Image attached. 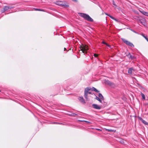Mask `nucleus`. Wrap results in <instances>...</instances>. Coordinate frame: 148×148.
Here are the masks:
<instances>
[{"label": "nucleus", "instance_id": "33", "mask_svg": "<svg viewBox=\"0 0 148 148\" xmlns=\"http://www.w3.org/2000/svg\"><path fill=\"white\" fill-rule=\"evenodd\" d=\"M97 130H100V129H97Z\"/></svg>", "mask_w": 148, "mask_h": 148}, {"label": "nucleus", "instance_id": "24", "mask_svg": "<svg viewBox=\"0 0 148 148\" xmlns=\"http://www.w3.org/2000/svg\"><path fill=\"white\" fill-rule=\"evenodd\" d=\"M113 4L115 6H116L114 1H113Z\"/></svg>", "mask_w": 148, "mask_h": 148}, {"label": "nucleus", "instance_id": "19", "mask_svg": "<svg viewBox=\"0 0 148 148\" xmlns=\"http://www.w3.org/2000/svg\"><path fill=\"white\" fill-rule=\"evenodd\" d=\"M141 95L142 97V98L144 99H145V95L143 93H141Z\"/></svg>", "mask_w": 148, "mask_h": 148}, {"label": "nucleus", "instance_id": "25", "mask_svg": "<svg viewBox=\"0 0 148 148\" xmlns=\"http://www.w3.org/2000/svg\"><path fill=\"white\" fill-rule=\"evenodd\" d=\"M103 44H106L107 46H108V47H110V46L108 45V44H107L105 42H103Z\"/></svg>", "mask_w": 148, "mask_h": 148}, {"label": "nucleus", "instance_id": "27", "mask_svg": "<svg viewBox=\"0 0 148 148\" xmlns=\"http://www.w3.org/2000/svg\"><path fill=\"white\" fill-rule=\"evenodd\" d=\"M94 55L95 57H97L98 56V55L96 53L94 54Z\"/></svg>", "mask_w": 148, "mask_h": 148}, {"label": "nucleus", "instance_id": "11", "mask_svg": "<svg viewBox=\"0 0 148 148\" xmlns=\"http://www.w3.org/2000/svg\"><path fill=\"white\" fill-rule=\"evenodd\" d=\"M133 71H134V70L132 69V68H130L128 70V72L130 74H131L132 73Z\"/></svg>", "mask_w": 148, "mask_h": 148}, {"label": "nucleus", "instance_id": "8", "mask_svg": "<svg viewBox=\"0 0 148 148\" xmlns=\"http://www.w3.org/2000/svg\"><path fill=\"white\" fill-rule=\"evenodd\" d=\"M92 107L94 108L97 109H101V107L98 106L96 104H93L92 105Z\"/></svg>", "mask_w": 148, "mask_h": 148}, {"label": "nucleus", "instance_id": "31", "mask_svg": "<svg viewBox=\"0 0 148 148\" xmlns=\"http://www.w3.org/2000/svg\"><path fill=\"white\" fill-rule=\"evenodd\" d=\"M39 10V11H42V10H40V9H36V10Z\"/></svg>", "mask_w": 148, "mask_h": 148}, {"label": "nucleus", "instance_id": "18", "mask_svg": "<svg viewBox=\"0 0 148 148\" xmlns=\"http://www.w3.org/2000/svg\"><path fill=\"white\" fill-rule=\"evenodd\" d=\"M9 9V7L8 6H5L4 8V11H6Z\"/></svg>", "mask_w": 148, "mask_h": 148}, {"label": "nucleus", "instance_id": "4", "mask_svg": "<svg viewBox=\"0 0 148 148\" xmlns=\"http://www.w3.org/2000/svg\"><path fill=\"white\" fill-rule=\"evenodd\" d=\"M122 40L124 43L126 44L127 45L130 46L132 47H134V45L133 44L130 42L127 41L124 39H122Z\"/></svg>", "mask_w": 148, "mask_h": 148}, {"label": "nucleus", "instance_id": "14", "mask_svg": "<svg viewBox=\"0 0 148 148\" xmlns=\"http://www.w3.org/2000/svg\"><path fill=\"white\" fill-rule=\"evenodd\" d=\"M88 92H84V97L87 100H88Z\"/></svg>", "mask_w": 148, "mask_h": 148}, {"label": "nucleus", "instance_id": "15", "mask_svg": "<svg viewBox=\"0 0 148 148\" xmlns=\"http://www.w3.org/2000/svg\"><path fill=\"white\" fill-rule=\"evenodd\" d=\"M91 90H92L94 91H95L96 92H99V91L96 88H95L94 87H92V88H91Z\"/></svg>", "mask_w": 148, "mask_h": 148}, {"label": "nucleus", "instance_id": "23", "mask_svg": "<svg viewBox=\"0 0 148 148\" xmlns=\"http://www.w3.org/2000/svg\"><path fill=\"white\" fill-rule=\"evenodd\" d=\"M71 115L73 116H75L76 115H77V114L75 113H73Z\"/></svg>", "mask_w": 148, "mask_h": 148}, {"label": "nucleus", "instance_id": "28", "mask_svg": "<svg viewBox=\"0 0 148 148\" xmlns=\"http://www.w3.org/2000/svg\"><path fill=\"white\" fill-rule=\"evenodd\" d=\"M88 94H91V92H90L89 91L88 92Z\"/></svg>", "mask_w": 148, "mask_h": 148}, {"label": "nucleus", "instance_id": "6", "mask_svg": "<svg viewBox=\"0 0 148 148\" xmlns=\"http://www.w3.org/2000/svg\"><path fill=\"white\" fill-rule=\"evenodd\" d=\"M139 10L143 14L148 16V12H145L142 9Z\"/></svg>", "mask_w": 148, "mask_h": 148}, {"label": "nucleus", "instance_id": "29", "mask_svg": "<svg viewBox=\"0 0 148 148\" xmlns=\"http://www.w3.org/2000/svg\"><path fill=\"white\" fill-rule=\"evenodd\" d=\"M120 142L121 143H124L123 141V140H122Z\"/></svg>", "mask_w": 148, "mask_h": 148}, {"label": "nucleus", "instance_id": "21", "mask_svg": "<svg viewBox=\"0 0 148 148\" xmlns=\"http://www.w3.org/2000/svg\"><path fill=\"white\" fill-rule=\"evenodd\" d=\"M128 55H130V57H129L130 58H131V59H133L134 58V56H132L130 55V53H129Z\"/></svg>", "mask_w": 148, "mask_h": 148}, {"label": "nucleus", "instance_id": "9", "mask_svg": "<svg viewBox=\"0 0 148 148\" xmlns=\"http://www.w3.org/2000/svg\"><path fill=\"white\" fill-rule=\"evenodd\" d=\"M105 83L106 84L109 85L110 86H112L113 84L112 83H111V82H110L108 80L106 81L105 82Z\"/></svg>", "mask_w": 148, "mask_h": 148}, {"label": "nucleus", "instance_id": "32", "mask_svg": "<svg viewBox=\"0 0 148 148\" xmlns=\"http://www.w3.org/2000/svg\"><path fill=\"white\" fill-rule=\"evenodd\" d=\"M146 40L148 42V38H146Z\"/></svg>", "mask_w": 148, "mask_h": 148}, {"label": "nucleus", "instance_id": "17", "mask_svg": "<svg viewBox=\"0 0 148 148\" xmlns=\"http://www.w3.org/2000/svg\"><path fill=\"white\" fill-rule=\"evenodd\" d=\"M96 99L97 100L99 101L101 103V100L99 97H96Z\"/></svg>", "mask_w": 148, "mask_h": 148}, {"label": "nucleus", "instance_id": "34", "mask_svg": "<svg viewBox=\"0 0 148 148\" xmlns=\"http://www.w3.org/2000/svg\"><path fill=\"white\" fill-rule=\"evenodd\" d=\"M66 50V48H64V51H65Z\"/></svg>", "mask_w": 148, "mask_h": 148}, {"label": "nucleus", "instance_id": "1", "mask_svg": "<svg viewBox=\"0 0 148 148\" xmlns=\"http://www.w3.org/2000/svg\"><path fill=\"white\" fill-rule=\"evenodd\" d=\"M78 14L79 16L88 21L92 22L93 21V19L88 14L82 13H79Z\"/></svg>", "mask_w": 148, "mask_h": 148}, {"label": "nucleus", "instance_id": "13", "mask_svg": "<svg viewBox=\"0 0 148 148\" xmlns=\"http://www.w3.org/2000/svg\"><path fill=\"white\" fill-rule=\"evenodd\" d=\"M99 98L101 99V100H103V97L101 94L99 93Z\"/></svg>", "mask_w": 148, "mask_h": 148}, {"label": "nucleus", "instance_id": "5", "mask_svg": "<svg viewBox=\"0 0 148 148\" xmlns=\"http://www.w3.org/2000/svg\"><path fill=\"white\" fill-rule=\"evenodd\" d=\"M139 21L143 25H145L146 24V20L145 18H142L141 19H139Z\"/></svg>", "mask_w": 148, "mask_h": 148}, {"label": "nucleus", "instance_id": "22", "mask_svg": "<svg viewBox=\"0 0 148 148\" xmlns=\"http://www.w3.org/2000/svg\"><path fill=\"white\" fill-rule=\"evenodd\" d=\"M106 130L108 131V132H113L114 131L112 130H109V129H105Z\"/></svg>", "mask_w": 148, "mask_h": 148}, {"label": "nucleus", "instance_id": "26", "mask_svg": "<svg viewBox=\"0 0 148 148\" xmlns=\"http://www.w3.org/2000/svg\"><path fill=\"white\" fill-rule=\"evenodd\" d=\"M142 35L143 36V37H144L145 38V39H146V38H147V37H146L145 36H144V35L143 34Z\"/></svg>", "mask_w": 148, "mask_h": 148}, {"label": "nucleus", "instance_id": "7", "mask_svg": "<svg viewBox=\"0 0 148 148\" xmlns=\"http://www.w3.org/2000/svg\"><path fill=\"white\" fill-rule=\"evenodd\" d=\"M78 99L82 103H85V101L82 97H79Z\"/></svg>", "mask_w": 148, "mask_h": 148}, {"label": "nucleus", "instance_id": "20", "mask_svg": "<svg viewBox=\"0 0 148 148\" xmlns=\"http://www.w3.org/2000/svg\"><path fill=\"white\" fill-rule=\"evenodd\" d=\"M106 15H108V16H109L110 18H111L112 19H114V20H115V21H116V20L113 17L110 16V15H109L106 14Z\"/></svg>", "mask_w": 148, "mask_h": 148}, {"label": "nucleus", "instance_id": "2", "mask_svg": "<svg viewBox=\"0 0 148 148\" xmlns=\"http://www.w3.org/2000/svg\"><path fill=\"white\" fill-rule=\"evenodd\" d=\"M56 3L57 5L64 7H66L68 6V4L65 2L57 1L56 2Z\"/></svg>", "mask_w": 148, "mask_h": 148}, {"label": "nucleus", "instance_id": "16", "mask_svg": "<svg viewBox=\"0 0 148 148\" xmlns=\"http://www.w3.org/2000/svg\"><path fill=\"white\" fill-rule=\"evenodd\" d=\"M134 18L136 19V20H137V21H139V20L140 19H139V16H134Z\"/></svg>", "mask_w": 148, "mask_h": 148}, {"label": "nucleus", "instance_id": "10", "mask_svg": "<svg viewBox=\"0 0 148 148\" xmlns=\"http://www.w3.org/2000/svg\"><path fill=\"white\" fill-rule=\"evenodd\" d=\"M140 120L145 125H148V123L145 121L143 120L142 118H140Z\"/></svg>", "mask_w": 148, "mask_h": 148}, {"label": "nucleus", "instance_id": "30", "mask_svg": "<svg viewBox=\"0 0 148 148\" xmlns=\"http://www.w3.org/2000/svg\"><path fill=\"white\" fill-rule=\"evenodd\" d=\"M85 122H87V123H90V122H88V121H85Z\"/></svg>", "mask_w": 148, "mask_h": 148}, {"label": "nucleus", "instance_id": "3", "mask_svg": "<svg viewBox=\"0 0 148 148\" xmlns=\"http://www.w3.org/2000/svg\"><path fill=\"white\" fill-rule=\"evenodd\" d=\"M81 50L82 51V52L84 53L88 49V47L86 45H82L80 47Z\"/></svg>", "mask_w": 148, "mask_h": 148}, {"label": "nucleus", "instance_id": "12", "mask_svg": "<svg viewBox=\"0 0 148 148\" xmlns=\"http://www.w3.org/2000/svg\"><path fill=\"white\" fill-rule=\"evenodd\" d=\"M91 88H86L85 89L84 92H88L91 90Z\"/></svg>", "mask_w": 148, "mask_h": 148}]
</instances>
